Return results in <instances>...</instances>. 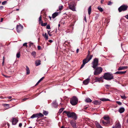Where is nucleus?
Listing matches in <instances>:
<instances>
[{
  "instance_id": "nucleus-1",
  "label": "nucleus",
  "mask_w": 128,
  "mask_h": 128,
  "mask_svg": "<svg viewBox=\"0 0 128 128\" xmlns=\"http://www.w3.org/2000/svg\"><path fill=\"white\" fill-rule=\"evenodd\" d=\"M62 114H66L68 118H72L73 120H76L77 119V116L74 112H71L64 110V111Z\"/></svg>"
},
{
  "instance_id": "nucleus-2",
  "label": "nucleus",
  "mask_w": 128,
  "mask_h": 128,
  "mask_svg": "<svg viewBox=\"0 0 128 128\" xmlns=\"http://www.w3.org/2000/svg\"><path fill=\"white\" fill-rule=\"evenodd\" d=\"M104 78L107 80H110L114 79V76L112 74L109 72L105 73L103 76Z\"/></svg>"
},
{
  "instance_id": "nucleus-3",
  "label": "nucleus",
  "mask_w": 128,
  "mask_h": 128,
  "mask_svg": "<svg viewBox=\"0 0 128 128\" xmlns=\"http://www.w3.org/2000/svg\"><path fill=\"white\" fill-rule=\"evenodd\" d=\"M78 102V99L75 96H73L72 98L70 100V104L73 106L76 105Z\"/></svg>"
},
{
  "instance_id": "nucleus-4",
  "label": "nucleus",
  "mask_w": 128,
  "mask_h": 128,
  "mask_svg": "<svg viewBox=\"0 0 128 128\" xmlns=\"http://www.w3.org/2000/svg\"><path fill=\"white\" fill-rule=\"evenodd\" d=\"M94 72V75H98L100 74L102 72V69L100 67H96Z\"/></svg>"
},
{
  "instance_id": "nucleus-5",
  "label": "nucleus",
  "mask_w": 128,
  "mask_h": 128,
  "mask_svg": "<svg viewBox=\"0 0 128 128\" xmlns=\"http://www.w3.org/2000/svg\"><path fill=\"white\" fill-rule=\"evenodd\" d=\"M103 118L105 120L107 121V122H106L104 120H102L101 121V122L103 124L104 126H106L107 124H110V118L109 116H104L103 117Z\"/></svg>"
},
{
  "instance_id": "nucleus-6",
  "label": "nucleus",
  "mask_w": 128,
  "mask_h": 128,
  "mask_svg": "<svg viewBox=\"0 0 128 128\" xmlns=\"http://www.w3.org/2000/svg\"><path fill=\"white\" fill-rule=\"evenodd\" d=\"M128 8V6L126 4H123L118 9V10L119 12H121L122 11H124L126 10Z\"/></svg>"
},
{
  "instance_id": "nucleus-7",
  "label": "nucleus",
  "mask_w": 128,
  "mask_h": 128,
  "mask_svg": "<svg viewBox=\"0 0 128 128\" xmlns=\"http://www.w3.org/2000/svg\"><path fill=\"white\" fill-rule=\"evenodd\" d=\"M69 8L73 11H75V6L76 4L74 2H72L68 4Z\"/></svg>"
},
{
  "instance_id": "nucleus-8",
  "label": "nucleus",
  "mask_w": 128,
  "mask_h": 128,
  "mask_svg": "<svg viewBox=\"0 0 128 128\" xmlns=\"http://www.w3.org/2000/svg\"><path fill=\"white\" fill-rule=\"evenodd\" d=\"M98 58H95L92 62L93 65L92 67L94 68H95L98 65Z\"/></svg>"
},
{
  "instance_id": "nucleus-9",
  "label": "nucleus",
  "mask_w": 128,
  "mask_h": 128,
  "mask_svg": "<svg viewBox=\"0 0 128 128\" xmlns=\"http://www.w3.org/2000/svg\"><path fill=\"white\" fill-rule=\"evenodd\" d=\"M23 28V26L20 24L16 26V31L18 32H20L21 31Z\"/></svg>"
},
{
  "instance_id": "nucleus-10",
  "label": "nucleus",
  "mask_w": 128,
  "mask_h": 128,
  "mask_svg": "<svg viewBox=\"0 0 128 128\" xmlns=\"http://www.w3.org/2000/svg\"><path fill=\"white\" fill-rule=\"evenodd\" d=\"M76 120H72L70 122V123L72 127L74 128H76Z\"/></svg>"
},
{
  "instance_id": "nucleus-11",
  "label": "nucleus",
  "mask_w": 128,
  "mask_h": 128,
  "mask_svg": "<svg viewBox=\"0 0 128 128\" xmlns=\"http://www.w3.org/2000/svg\"><path fill=\"white\" fill-rule=\"evenodd\" d=\"M112 128H121V125L120 124L119 121L116 122L115 123V126Z\"/></svg>"
},
{
  "instance_id": "nucleus-12",
  "label": "nucleus",
  "mask_w": 128,
  "mask_h": 128,
  "mask_svg": "<svg viewBox=\"0 0 128 128\" xmlns=\"http://www.w3.org/2000/svg\"><path fill=\"white\" fill-rule=\"evenodd\" d=\"M93 56L92 55L89 56V54H88L86 58L85 59H86V62L87 63L92 58Z\"/></svg>"
},
{
  "instance_id": "nucleus-13",
  "label": "nucleus",
  "mask_w": 128,
  "mask_h": 128,
  "mask_svg": "<svg viewBox=\"0 0 128 128\" xmlns=\"http://www.w3.org/2000/svg\"><path fill=\"white\" fill-rule=\"evenodd\" d=\"M18 122V120L16 118H13L12 120V124L16 125Z\"/></svg>"
},
{
  "instance_id": "nucleus-14",
  "label": "nucleus",
  "mask_w": 128,
  "mask_h": 128,
  "mask_svg": "<svg viewBox=\"0 0 128 128\" xmlns=\"http://www.w3.org/2000/svg\"><path fill=\"white\" fill-rule=\"evenodd\" d=\"M90 80V78H88L83 81V83L85 85H87L88 84Z\"/></svg>"
},
{
  "instance_id": "nucleus-15",
  "label": "nucleus",
  "mask_w": 128,
  "mask_h": 128,
  "mask_svg": "<svg viewBox=\"0 0 128 128\" xmlns=\"http://www.w3.org/2000/svg\"><path fill=\"white\" fill-rule=\"evenodd\" d=\"M128 67L127 66H120L118 69V70H125L127 69Z\"/></svg>"
},
{
  "instance_id": "nucleus-16",
  "label": "nucleus",
  "mask_w": 128,
  "mask_h": 128,
  "mask_svg": "<svg viewBox=\"0 0 128 128\" xmlns=\"http://www.w3.org/2000/svg\"><path fill=\"white\" fill-rule=\"evenodd\" d=\"M101 101L100 100H96L94 101L93 102L94 104L96 105H99L101 103Z\"/></svg>"
},
{
  "instance_id": "nucleus-17",
  "label": "nucleus",
  "mask_w": 128,
  "mask_h": 128,
  "mask_svg": "<svg viewBox=\"0 0 128 128\" xmlns=\"http://www.w3.org/2000/svg\"><path fill=\"white\" fill-rule=\"evenodd\" d=\"M126 72V71H118L115 73V74H124Z\"/></svg>"
},
{
  "instance_id": "nucleus-18",
  "label": "nucleus",
  "mask_w": 128,
  "mask_h": 128,
  "mask_svg": "<svg viewBox=\"0 0 128 128\" xmlns=\"http://www.w3.org/2000/svg\"><path fill=\"white\" fill-rule=\"evenodd\" d=\"M83 63L82 64V65L80 67V68H82L84 66L85 64L87 63V62H86V59H84L82 61Z\"/></svg>"
},
{
  "instance_id": "nucleus-19",
  "label": "nucleus",
  "mask_w": 128,
  "mask_h": 128,
  "mask_svg": "<svg viewBox=\"0 0 128 128\" xmlns=\"http://www.w3.org/2000/svg\"><path fill=\"white\" fill-rule=\"evenodd\" d=\"M37 114L38 116V118H42L44 116V115L40 112L39 113H37Z\"/></svg>"
},
{
  "instance_id": "nucleus-20",
  "label": "nucleus",
  "mask_w": 128,
  "mask_h": 128,
  "mask_svg": "<svg viewBox=\"0 0 128 128\" xmlns=\"http://www.w3.org/2000/svg\"><path fill=\"white\" fill-rule=\"evenodd\" d=\"M26 74H30V71L29 68L28 66H26Z\"/></svg>"
},
{
  "instance_id": "nucleus-21",
  "label": "nucleus",
  "mask_w": 128,
  "mask_h": 128,
  "mask_svg": "<svg viewBox=\"0 0 128 128\" xmlns=\"http://www.w3.org/2000/svg\"><path fill=\"white\" fill-rule=\"evenodd\" d=\"M125 111V109L124 108L122 107L120 108L119 110V112L120 113L123 112Z\"/></svg>"
},
{
  "instance_id": "nucleus-22",
  "label": "nucleus",
  "mask_w": 128,
  "mask_h": 128,
  "mask_svg": "<svg viewBox=\"0 0 128 128\" xmlns=\"http://www.w3.org/2000/svg\"><path fill=\"white\" fill-rule=\"evenodd\" d=\"M102 79V78L101 77H100L99 78L96 77L95 78V80H96L95 82H100V81Z\"/></svg>"
},
{
  "instance_id": "nucleus-23",
  "label": "nucleus",
  "mask_w": 128,
  "mask_h": 128,
  "mask_svg": "<svg viewBox=\"0 0 128 128\" xmlns=\"http://www.w3.org/2000/svg\"><path fill=\"white\" fill-rule=\"evenodd\" d=\"M58 12H55L54 14H52V18H54L56 16H58Z\"/></svg>"
},
{
  "instance_id": "nucleus-24",
  "label": "nucleus",
  "mask_w": 128,
  "mask_h": 128,
  "mask_svg": "<svg viewBox=\"0 0 128 128\" xmlns=\"http://www.w3.org/2000/svg\"><path fill=\"white\" fill-rule=\"evenodd\" d=\"M41 61L40 60H38L36 61V66L39 65L40 64Z\"/></svg>"
},
{
  "instance_id": "nucleus-25",
  "label": "nucleus",
  "mask_w": 128,
  "mask_h": 128,
  "mask_svg": "<svg viewBox=\"0 0 128 128\" xmlns=\"http://www.w3.org/2000/svg\"><path fill=\"white\" fill-rule=\"evenodd\" d=\"M42 36H44V37L45 38V40H47L48 39V34H47L46 33L44 35V34H42Z\"/></svg>"
},
{
  "instance_id": "nucleus-26",
  "label": "nucleus",
  "mask_w": 128,
  "mask_h": 128,
  "mask_svg": "<svg viewBox=\"0 0 128 128\" xmlns=\"http://www.w3.org/2000/svg\"><path fill=\"white\" fill-rule=\"evenodd\" d=\"M38 118L37 113L33 114L31 117V118Z\"/></svg>"
},
{
  "instance_id": "nucleus-27",
  "label": "nucleus",
  "mask_w": 128,
  "mask_h": 128,
  "mask_svg": "<svg viewBox=\"0 0 128 128\" xmlns=\"http://www.w3.org/2000/svg\"><path fill=\"white\" fill-rule=\"evenodd\" d=\"M52 106L54 107H56L58 106V104L56 101L52 103Z\"/></svg>"
},
{
  "instance_id": "nucleus-28",
  "label": "nucleus",
  "mask_w": 128,
  "mask_h": 128,
  "mask_svg": "<svg viewBox=\"0 0 128 128\" xmlns=\"http://www.w3.org/2000/svg\"><path fill=\"white\" fill-rule=\"evenodd\" d=\"M96 125L97 128H102V127L98 122H97L96 123Z\"/></svg>"
},
{
  "instance_id": "nucleus-29",
  "label": "nucleus",
  "mask_w": 128,
  "mask_h": 128,
  "mask_svg": "<svg viewBox=\"0 0 128 128\" xmlns=\"http://www.w3.org/2000/svg\"><path fill=\"white\" fill-rule=\"evenodd\" d=\"M92 11L91 9V6H90L89 7L88 9V14L89 15H90L91 14V12Z\"/></svg>"
},
{
  "instance_id": "nucleus-30",
  "label": "nucleus",
  "mask_w": 128,
  "mask_h": 128,
  "mask_svg": "<svg viewBox=\"0 0 128 128\" xmlns=\"http://www.w3.org/2000/svg\"><path fill=\"white\" fill-rule=\"evenodd\" d=\"M100 100L103 102H105L107 101H109V100L108 99H106L105 98H101L100 99Z\"/></svg>"
},
{
  "instance_id": "nucleus-31",
  "label": "nucleus",
  "mask_w": 128,
  "mask_h": 128,
  "mask_svg": "<svg viewBox=\"0 0 128 128\" xmlns=\"http://www.w3.org/2000/svg\"><path fill=\"white\" fill-rule=\"evenodd\" d=\"M86 102H92V100L89 98H86L85 100Z\"/></svg>"
},
{
  "instance_id": "nucleus-32",
  "label": "nucleus",
  "mask_w": 128,
  "mask_h": 128,
  "mask_svg": "<svg viewBox=\"0 0 128 128\" xmlns=\"http://www.w3.org/2000/svg\"><path fill=\"white\" fill-rule=\"evenodd\" d=\"M98 10L101 12L103 11L102 8H101L100 6H98Z\"/></svg>"
},
{
  "instance_id": "nucleus-33",
  "label": "nucleus",
  "mask_w": 128,
  "mask_h": 128,
  "mask_svg": "<svg viewBox=\"0 0 128 128\" xmlns=\"http://www.w3.org/2000/svg\"><path fill=\"white\" fill-rule=\"evenodd\" d=\"M122 99H126V97L125 96L124 94L123 95H120Z\"/></svg>"
},
{
  "instance_id": "nucleus-34",
  "label": "nucleus",
  "mask_w": 128,
  "mask_h": 128,
  "mask_svg": "<svg viewBox=\"0 0 128 128\" xmlns=\"http://www.w3.org/2000/svg\"><path fill=\"white\" fill-rule=\"evenodd\" d=\"M47 24V22L43 23V22H42V23L41 24V25L42 26H46Z\"/></svg>"
},
{
  "instance_id": "nucleus-35",
  "label": "nucleus",
  "mask_w": 128,
  "mask_h": 128,
  "mask_svg": "<svg viewBox=\"0 0 128 128\" xmlns=\"http://www.w3.org/2000/svg\"><path fill=\"white\" fill-rule=\"evenodd\" d=\"M48 112L47 111L45 110H44L43 114L45 116L47 115L48 114Z\"/></svg>"
},
{
  "instance_id": "nucleus-36",
  "label": "nucleus",
  "mask_w": 128,
  "mask_h": 128,
  "mask_svg": "<svg viewBox=\"0 0 128 128\" xmlns=\"http://www.w3.org/2000/svg\"><path fill=\"white\" fill-rule=\"evenodd\" d=\"M3 105L5 106H6L7 107V108H9V104H3Z\"/></svg>"
},
{
  "instance_id": "nucleus-37",
  "label": "nucleus",
  "mask_w": 128,
  "mask_h": 128,
  "mask_svg": "<svg viewBox=\"0 0 128 128\" xmlns=\"http://www.w3.org/2000/svg\"><path fill=\"white\" fill-rule=\"evenodd\" d=\"M16 57L18 58H19L20 57V52L17 53L16 55Z\"/></svg>"
},
{
  "instance_id": "nucleus-38",
  "label": "nucleus",
  "mask_w": 128,
  "mask_h": 128,
  "mask_svg": "<svg viewBox=\"0 0 128 128\" xmlns=\"http://www.w3.org/2000/svg\"><path fill=\"white\" fill-rule=\"evenodd\" d=\"M36 52L35 51L33 52L31 54L34 57H35V56L36 55Z\"/></svg>"
},
{
  "instance_id": "nucleus-39",
  "label": "nucleus",
  "mask_w": 128,
  "mask_h": 128,
  "mask_svg": "<svg viewBox=\"0 0 128 128\" xmlns=\"http://www.w3.org/2000/svg\"><path fill=\"white\" fill-rule=\"evenodd\" d=\"M39 23L40 24L41 23V24L42 23V22H43L42 20V17L41 16H40L39 18Z\"/></svg>"
},
{
  "instance_id": "nucleus-40",
  "label": "nucleus",
  "mask_w": 128,
  "mask_h": 128,
  "mask_svg": "<svg viewBox=\"0 0 128 128\" xmlns=\"http://www.w3.org/2000/svg\"><path fill=\"white\" fill-rule=\"evenodd\" d=\"M31 46H32L34 47L35 46L33 44V43L30 42V47Z\"/></svg>"
},
{
  "instance_id": "nucleus-41",
  "label": "nucleus",
  "mask_w": 128,
  "mask_h": 128,
  "mask_svg": "<svg viewBox=\"0 0 128 128\" xmlns=\"http://www.w3.org/2000/svg\"><path fill=\"white\" fill-rule=\"evenodd\" d=\"M64 108H61L59 110V112L60 113H61L62 111L64 110Z\"/></svg>"
},
{
  "instance_id": "nucleus-42",
  "label": "nucleus",
  "mask_w": 128,
  "mask_h": 128,
  "mask_svg": "<svg viewBox=\"0 0 128 128\" xmlns=\"http://www.w3.org/2000/svg\"><path fill=\"white\" fill-rule=\"evenodd\" d=\"M116 103L119 105H121L122 104V103L120 102L116 101Z\"/></svg>"
},
{
  "instance_id": "nucleus-43",
  "label": "nucleus",
  "mask_w": 128,
  "mask_h": 128,
  "mask_svg": "<svg viewBox=\"0 0 128 128\" xmlns=\"http://www.w3.org/2000/svg\"><path fill=\"white\" fill-rule=\"evenodd\" d=\"M113 4V2H111V1H109L108 3V5H111Z\"/></svg>"
},
{
  "instance_id": "nucleus-44",
  "label": "nucleus",
  "mask_w": 128,
  "mask_h": 128,
  "mask_svg": "<svg viewBox=\"0 0 128 128\" xmlns=\"http://www.w3.org/2000/svg\"><path fill=\"white\" fill-rule=\"evenodd\" d=\"M63 8V6H59V10H62Z\"/></svg>"
},
{
  "instance_id": "nucleus-45",
  "label": "nucleus",
  "mask_w": 128,
  "mask_h": 128,
  "mask_svg": "<svg viewBox=\"0 0 128 128\" xmlns=\"http://www.w3.org/2000/svg\"><path fill=\"white\" fill-rule=\"evenodd\" d=\"M46 28L47 29H50V26L48 24L46 26Z\"/></svg>"
},
{
  "instance_id": "nucleus-46",
  "label": "nucleus",
  "mask_w": 128,
  "mask_h": 128,
  "mask_svg": "<svg viewBox=\"0 0 128 128\" xmlns=\"http://www.w3.org/2000/svg\"><path fill=\"white\" fill-rule=\"evenodd\" d=\"M44 77H42L39 80V82H40L41 81H42L43 80V79H44Z\"/></svg>"
},
{
  "instance_id": "nucleus-47",
  "label": "nucleus",
  "mask_w": 128,
  "mask_h": 128,
  "mask_svg": "<svg viewBox=\"0 0 128 128\" xmlns=\"http://www.w3.org/2000/svg\"><path fill=\"white\" fill-rule=\"evenodd\" d=\"M7 2V1H4L2 3V5H4Z\"/></svg>"
},
{
  "instance_id": "nucleus-48",
  "label": "nucleus",
  "mask_w": 128,
  "mask_h": 128,
  "mask_svg": "<svg viewBox=\"0 0 128 128\" xmlns=\"http://www.w3.org/2000/svg\"><path fill=\"white\" fill-rule=\"evenodd\" d=\"M23 45L24 46H26V47H27V43H24L23 44Z\"/></svg>"
},
{
  "instance_id": "nucleus-49",
  "label": "nucleus",
  "mask_w": 128,
  "mask_h": 128,
  "mask_svg": "<svg viewBox=\"0 0 128 128\" xmlns=\"http://www.w3.org/2000/svg\"><path fill=\"white\" fill-rule=\"evenodd\" d=\"M105 86L106 87V88H108V87L110 86L108 84H106L105 85Z\"/></svg>"
},
{
  "instance_id": "nucleus-50",
  "label": "nucleus",
  "mask_w": 128,
  "mask_h": 128,
  "mask_svg": "<svg viewBox=\"0 0 128 128\" xmlns=\"http://www.w3.org/2000/svg\"><path fill=\"white\" fill-rule=\"evenodd\" d=\"M38 50H40L41 49V47L40 46H38Z\"/></svg>"
},
{
  "instance_id": "nucleus-51",
  "label": "nucleus",
  "mask_w": 128,
  "mask_h": 128,
  "mask_svg": "<svg viewBox=\"0 0 128 128\" xmlns=\"http://www.w3.org/2000/svg\"><path fill=\"white\" fill-rule=\"evenodd\" d=\"M28 99V98H24L23 99H22V100L23 101H26V100Z\"/></svg>"
},
{
  "instance_id": "nucleus-52",
  "label": "nucleus",
  "mask_w": 128,
  "mask_h": 128,
  "mask_svg": "<svg viewBox=\"0 0 128 128\" xmlns=\"http://www.w3.org/2000/svg\"><path fill=\"white\" fill-rule=\"evenodd\" d=\"M40 82H39V81L38 80V81L36 83V84L35 85V86H36L38 85V84L39 83H40Z\"/></svg>"
},
{
  "instance_id": "nucleus-53",
  "label": "nucleus",
  "mask_w": 128,
  "mask_h": 128,
  "mask_svg": "<svg viewBox=\"0 0 128 128\" xmlns=\"http://www.w3.org/2000/svg\"><path fill=\"white\" fill-rule=\"evenodd\" d=\"M3 8H4V7L3 6H0V10H2L3 9Z\"/></svg>"
},
{
  "instance_id": "nucleus-54",
  "label": "nucleus",
  "mask_w": 128,
  "mask_h": 128,
  "mask_svg": "<svg viewBox=\"0 0 128 128\" xmlns=\"http://www.w3.org/2000/svg\"><path fill=\"white\" fill-rule=\"evenodd\" d=\"M22 126V124L21 123H20L19 124V126L20 127H21Z\"/></svg>"
},
{
  "instance_id": "nucleus-55",
  "label": "nucleus",
  "mask_w": 128,
  "mask_h": 128,
  "mask_svg": "<svg viewBox=\"0 0 128 128\" xmlns=\"http://www.w3.org/2000/svg\"><path fill=\"white\" fill-rule=\"evenodd\" d=\"M53 41L51 40H49L48 42H50V43H51L53 42Z\"/></svg>"
},
{
  "instance_id": "nucleus-56",
  "label": "nucleus",
  "mask_w": 128,
  "mask_h": 128,
  "mask_svg": "<svg viewBox=\"0 0 128 128\" xmlns=\"http://www.w3.org/2000/svg\"><path fill=\"white\" fill-rule=\"evenodd\" d=\"M79 50L78 48L76 50V52L77 53H78L79 52Z\"/></svg>"
},
{
  "instance_id": "nucleus-57",
  "label": "nucleus",
  "mask_w": 128,
  "mask_h": 128,
  "mask_svg": "<svg viewBox=\"0 0 128 128\" xmlns=\"http://www.w3.org/2000/svg\"><path fill=\"white\" fill-rule=\"evenodd\" d=\"M3 18H1L0 22H2L3 21Z\"/></svg>"
},
{
  "instance_id": "nucleus-58",
  "label": "nucleus",
  "mask_w": 128,
  "mask_h": 128,
  "mask_svg": "<svg viewBox=\"0 0 128 128\" xmlns=\"http://www.w3.org/2000/svg\"><path fill=\"white\" fill-rule=\"evenodd\" d=\"M47 31H48V34H49V33H51L52 32H50V30H48Z\"/></svg>"
},
{
  "instance_id": "nucleus-59",
  "label": "nucleus",
  "mask_w": 128,
  "mask_h": 128,
  "mask_svg": "<svg viewBox=\"0 0 128 128\" xmlns=\"http://www.w3.org/2000/svg\"><path fill=\"white\" fill-rule=\"evenodd\" d=\"M104 0H102L101 1V4H103V2H104Z\"/></svg>"
},
{
  "instance_id": "nucleus-60",
  "label": "nucleus",
  "mask_w": 128,
  "mask_h": 128,
  "mask_svg": "<svg viewBox=\"0 0 128 128\" xmlns=\"http://www.w3.org/2000/svg\"><path fill=\"white\" fill-rule=\"evenodd\" d=\"M7 98L9 99H11L12 98V96H10L7 97Z\"/></svg>"
},
{
  "instance_id": "nucleus-61",
  "label": "nucleus",
  "mask_w": 128,
  "mask_h": 128,
  "mask_svg": "<svg viewBox=\"0 0 128 128\" xmlns=\"http://www.w3.org/2000/svg\"><path fill=\"white\" fill-rule=\"evenodd\" d=\"M84 20L86 22V17L85 16L84 18Z\"/></svg>"
},
{
  "instance_id": "nucleus-62",
  "label": "nucleus",
  "mask_w": 128,
  "mask_h": 128,
  "mask_svg": "<svg viewBox=\"0 0 128 128\" xmlns=\"http://www.w3.org/2000/svg\"><path fill=\"white\" fill-rule=\"evenodd\" d=\"M48 34L50 36H52V34H51V33H49V34Z\"/></svg>"
},
{
  "instance_id": "nucleus-63",
  "label": "nucleus",
  "mask_w": 128,
  "mask_h": 128,
  "mask_svg": "<svg viewBox=\"0 0 128 128\" xmlns=\"http://www.w3.org/2000/svg\"><path fill=\"white\" fill-rule=\"evenodd\" d=\"M61 128H66L64 126H62L61 127Z\"/></svg>"
},
{
  "instance_id": "nucleus-64",
  "label": "nucleus",
  "mask_w": 128,
  "mask_h": 128,
  "mask_svg": "<svg viewBox=\"0 0 128 128\" xmlns=\"http://www.w3.org/2000/svg\"><path fill=\"white\" fill-rule=\"evenodd\" d=\"M4 61L3 60V61H2V66L4 65Z\"/></svg>"
}]
</instances>
